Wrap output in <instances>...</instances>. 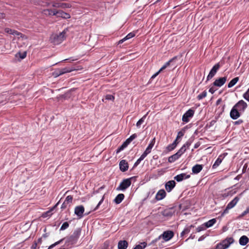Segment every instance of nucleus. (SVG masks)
<instances>
[{"instance_id":"nucleus-51","label":"nucleus","mask_w":249,"mask_h":249,"mask_svg":"<svg viewBox=\"0 0 249 249\" xmlns=\"http://www.w3.org/2000/svg\"><path fill=\"white\" fill-rule=\"evenodd\" d=\"M243 97L246 100L249 101V93L248 92L244 94Z\"/></svg>"},{"instance_id":"nucleus-18","label":"nucleus","mask_w":249,"mask_h":249,"mask_svg":"<svg viewBox=\"0 0 249 249\" xmlns=\"http://www.w3.org/2000/svg\"><path fill=\"white\" fill-rule=\"evenodd\" d=\"M166 196V193L164 190L160 189L157 193L155 199L157 200H161L163 199Z\"/></svg>"},{"instance_id":"nucleus-28","label":"nucleus","mask_w":249,"mask_h":249,"mask_svg":"<svg viewBox=\"0 0 249 249\" xmlns=\"http://www.w3.org/2000/svg\"><path fill=\"white\" fill-rule=\"evenodd\" d=\"M58 203H57L55 206H54L53 208H52L50 210L43 213L42 214V217L43 218H46L48 216H50L52 215V212L55 208Z\"/></svg>"},{"instance_id":"nucleus-26","label":"nucleus","mask_w":249,"mask_h":249,"mask_svg":"<svg viewBox=\"0 0 249 249\" xmlns=\"http://www.w3.org/2000/svg\"><path fill=\"white\" fill-rule=\"evenodd\" d=\"M239 242L241 245L245 246L249 242V239L247 236L243 235L240 238Z\"/></svg>"},{"instance_id":"nucleus-60","label":"nucleus","mask_w":249,"mask_h":249,"mask_svg":"<svg viewBox=\"0 0 249 249\" xmlns=\"http://www.w3.org/2000/svg\"><path fill=\"white\" fill-rule=\"evenodd\" d=\"M178 154H179V152H178V153H176L175 154H174L173 156H178Z\"/></svg>"},{"instance_id":"nucleus-24","label":"nucleus","mask_w":249,"mask_h":249,"mask_svg":"<svg viewBox=\"0 0 249 249\" xmlns=\"http://www.w3.org/2000/svg\"><path fill=\"white\" fill-rule=\"evenodd\" d=\"M203 165L202 164H196L192 167V172L195 174L199 173L203 169Z\"/></svg>"},{"instance_id":"nucleus-42","label":"nucleus","mask_w":249,"mask_h":249,"mask_svg":"<svg viewBox=\"0 0 249 249\" xmlns=\"http://www.w3.org/2000/svg\"><path fill=\"white\" fill-rule=\"evenodd\" d=\"M63 71L65 73H66L68 72H70L75 70V69L73 68H68V67L64 68L63 69Z\"/></svg>"},{"instance_id":"nucleus-1","label":"nucleus","mask_w":249,"mask_h":249,"mask_svg":"<svg viewBox=\"0 0 249 249\" xmlns=\"http://www.w3.org/2000/svg\"><path fill=\"white\" fill-rule=\"evenodd\" d=\"M234 239L232 237H227L216 244L215 249H227L234 242Z\"/></svg>"},{"instance_id":"nucleus-62","label":"nucleus","mask_w":249,"mask_h":249,"mask_svg":"<svg viewBox=\"0 0 249 249\" xmlns=\"http://www.w3.org/2000/svg\"><path fill=\"white\" fill-rule=\"evenodd\" d=\"M38 242H41V238L38 239Z\"/></svg>"},{"instance_id":"nucleus-9","label":"nucleus","mask_w":249,"mask_h":249,"mask_svg":"<svg viewBox=\"0 0 249 249\" xmlns=\"http://www.w3.org/2000/svg\"><path fill=\"white\" fill-rule=\"evenodd\" d=\"M52 5L55 8H66L70 7L69 4L63 3L58 1H52Z\"/></svg>"},{"instance_id":"nucleus-56","label":"nucleus","mask_w":249,"mask_h":249,"mask_svg":"<svg viewBox=\"0 0 249 249\" xmlns=\"http://www.w3.org/2000/svg\"><path fill=\"white\" fill-rule=\"evenodd\" d=\"M26 56V52H24L21 54L20 55V57L21 59L24 58Z\"/></svg>"},{"instance_id":"nucleus-59","label":"nucleus","mask_w":249,"mask_h":249,"mask_svg":"<svg viewBox=\"0 0 249 249\" xmlns=\"http://www.w3.org/2000/svg\"><path fill=\"white\" fill-rule=\"evenodd\" d=\"M194 236H195V235L193 236L192 235H191L189 237V238L193 239L194 238Z\"/></svg>"},{"instance_id":"nucleus-63","label":"nucleus","mask_w":249,"mask_h":249,"mask_svg":"<svg viewBox=\"0 0 249 249\" xmlns=\"http://www.w3.org/2000/svg\"><path fill=\"white\" fill-rule=\"evenodd\" d=\"M201 240H202V238H199L198 239V241H201Z\"/></svg>"},{"instance_id":"nucleus-5","label":"nucleus","mask_w":249,"mask_h":249,"mask_svg":"<svg viewBox=\"0 0 249 249\" xmlns=\"http://www.w3.org/2000/svg\"><path fill=\"white\" fill-rule=\"evenodd\" d=\"M132 178H130L123 180L118 187L117 190H125L128 188L131 184Z\"/></svg>"},{"instance_id":"nucleus-38","label":"nucleus","mask_w":249,"mask_h":249,"mask_svg":"<svg viewBox=\"0 0 249 249\" xmlns=\"http://www.w3.org/2000/svg\"><path fill=\"white\" fill-rule=\"evenodd\" d=\"M207 228L205 227V224H203L202 225H200V226L198 227L196 230L197 232H200L202 231H204L206 230Z\"/></svg>"},{"instance_id":"nucleus-4","label":"nucleus","mask_w":249,"mask_h":249,"mask_svg":"<svg viewBox=\"0 0 249 249\" xmlns=\"http://www.w3.org/2000/svg\"><path fill=\"white\" fill-rule=\"evenodd\" d=\"M80 233L81 230L80 229H77L73 232L72 234L67 239V242H71L73 244L76 243L78 239L79 238Z\"/></svg>"},{"instance_id":"nucleus-21","label":"nucleus","mask_w":249,"mask_h":249,"mask_svg":"<svg viewBox=\"0 0 249 249\" xmlns=\"http://www.w3.org/2000/svg\"><path fill=\"white\" fill-rule=\"evenodd\" d=\"M227 80L226 77L219 78L215 80L213 82V85L217 87H221L225 84Z\"/></svg>"},{"instance_id":"nucleus-32","label":"nucleus","mask_w":249,"mask_h":249,"mask_svg":"<svg viewBox=\"0 0 249 249\" xmlns=\"http://www.w3.org/2000/svg\"><path fill=\"white\" fill-rule=\"evenodd\" d=\"M239 77H237L232 79L228 84V88H231L238 81Z\"/></svg>"},{"instance_id":"nucleus-23","label":"nucleus","mask_w":249,"mask_h":249,"mask_svg":"<svg viewBox=\"0 0 249 249\" xmlns=\"http://www.w3.org/2000/svg\"><path fill=\"white\" fill-rule=\"evenodd\" d=\"M155 138H154L152 140V141L150 143V144H149V145L148 146V147H147V148L146 149V150H145V151L144 152V153H143L142 156H146L147 155H148V154H149L151 152V149H152V148L155 144Z\"/></svg>"},{"instance_id":"nucleus-2","label":"nucleus","mask_w":249,"mask_h":249,"mask_svg":"<svg viewBox=\"0 0 249 249\" xmlns=\"http://www.w3.org/2000/svg\"><path fill=\"white\" fill-rule=\"evenodd\" d=\"M66 30H64L63 32L59 33L58 34H53L51 37V40L55 45H58L60 44L63 41L66 37Z\"/></svg>"},{"instance_id":"nucleus-12","label":"nucleus","mask_w":249,"mask_h":249,"mask_svg":"<svg viewBox=\"0 0 249 249\" xmlns=\"http://www.w3.org/2000/svg\"><path fill=\"white\" fill-rule=\"evenodd\" d=\"M175 210L174 207L168 208L164 209L161 213L162 215L165 217H171L175 213Z\"/></svg>"},{"instance_id":"nucleus-16","label":"nucleus","mask_w":249,"mask_h":249,"mask_svg":"<svg viewBox=\"0 0 249 249\" xmlns=\"http://www.w3.org/2000/svg\"><path fill=\"white\" fill-rule=\"evenodd\" d=\"M230 116L232 119L234 120L237 119L240 117L239 111L234 106L232 107L231 111Z\"/></svg>"},{"instance_id":"nucleus-17","label":"nucleus","mask_w":249,"mask_h":249,"mask_svg":"<svg viewBox=\"0 0 249 249\" xmlns=\"http://www.w3.org/2000/svg\"><path fill=\"white\" fill-rule=\"evenodd\" d=\"M176 182L174 180H170L165 183V187L168 192H170L175 187Z\"/></svg>"},{"instance_id":"nucleus-3","label":"nucleus","mask_w":249,"mask_h":249,"mask_svg":"<svg viewBox=\"0 0 249 249\" xmlns=\"http://www.w3.org/2000/svg\"><path fill=\"white\" fill-rule=\"evenodd\" d=\"M174 235V233L171 231H166L163 232V233L159 236L155 240L156 242L161 238H162L164 241H168L173 238Z\"/></svg>"},{"instance_id":"nucleus-61","label":"nucleus","mask_w":249,"mask_h":249,"mask_svg":"<svg viewBox=\"0 0 249 249\" xmlns=\"http://www.w3.org/2000/svg\"><path fill=\"white\" fill-rule=\"evenodd\" d=\"M182 150H184V151L185 150V149H184V147H182L180 149V150H179V151H182Z\"/></svg>"},{"instance_id":"nucleus-47","label":"nucleus","mask_w":249,"mask_h":249,"mask_svg":"<svg viewBox=\"0 0 249 249\" xmlns=\"http://www.w3.org/2000/svg\"><path fill=\"white\" fill-rule=\"evenodd\" d=\"M104 200V196H103L101 199L100 200V201L98 203L97 205L96 206V207L94 209L93 211H96L99 208V206L103 203Z\"/></svg>"},{"instance_id":"nucleus-11","label":"nucleus","mask_w":249,"mask_h":249,"mask_svg":"<svg viewBox=\"0 0 249 249\" xmlns=\"http://www.w3.org/2000/svg\"><path fill=\"white\" fill-rule=\"evenodd\" d=\"M234 107H236V108L239 111H244L245 109L247 107V103L244 101L243 100H240L239 101L237 104H236L234 106Z\"/></svg>"},{"instance_id":"nucleus-29","label":"nucleus","mask_w":249,"mask_h":249,"mask_svg":"<svg viewBox=\"0 0 249 249\" xmlns=\"http://www.w3.org/2000/svg\"><path fill=\"white\" fill-rule=\"evenodd\" d=\"M216 222V218H213L208 221L204 223L206 228H209L212 227Z\"/></svg>"},{"instance_id":"nucleus-39","label":"nucleus","mask_w":249,"mask_h":249,"mask_svg":"<svg viewBox=\"0 0 249 249\" xmlns=\"http://www.w3.org/2000/svg\"><path fill=\"white\" fill-rule=\"evenodd\" d=\"M146 246V244L145 242L141 243V245H137L133 249H143Z\"/></svg>"},{"instance_id":"nucleus-37","label":"nucleus","mask_w":249,"mask_h":249,"mask_svg":"<svg viewBox=\"0 0 249 249\" xmlns=\"http://www.w3.org/2000/svg\"><path fill=\"white\" fill-rule=\"evenodd\" d=\"M73 197L71 196H68L66 197L65 201L69 204L72 203Z\"/></svg>"},{"instance_id":"nucleus-54","label":"nucleus","mask_w":249,"mask_h":249,"mask_svg":"<svg viewBox=\"0 0 249 249\" xmlns=\"http://www.w3.org/2000/svg\"><path fill=\"white\" fill-rule=\"evenodd\" d=\"M37 246V243L35 242L31 246V249H36Z\"/></svg>"},{"instance_id":"nucleus-55","label":"nucleus","mask_w":249,"mask_h":249,"mask_svg":"<svg viewBox=\"0 0 249 249\" xmlns=\"http://www.w3.org/2000/svg\"><path fill=\"white\" fill-rule=\"evenodd\" d=\"M5 18V14L3 12H0V19H3Z\"/></svg>"},{"instance_id":"nucleus-40","label":"nucleus","mask_w":249,"mask_h":249,"mask_svg":"<svg viewBox=\"0 0 249 249\" xmlns=\"http://www.w3.org/2000/svg\"><path fill=\"white\" fill-rule=\"evenodd\" d=\"M69 226V224L68 222H65L64 223H63V224H62V225L61 226V228H60V230H66V229H67Z\"/></svg>"},{"instance_id":"nucleus-36","label":"nucleus","mask_w":249,"mask_h":249,"mask_svg":"<svg viewBox=\"0 0 249 249\" xmlns=\"http://www.w3.org/2000/svg\"><path fill=\"white\" fill-rule=\"evenodd\" d=\"M176 146H177V142L176 141H174L173 143L168 145L167 147V148H166L167 150H168V151H171L172 150L174 149L176 147Z\"/></svg>"},{"instance_id":"nucleus-57","label":"nucleus","mask_w":249,"mask_h":249,"mask_svg":"<svg viewBox=\"0 0 249 249\" xmlns=\"http://www.w3.org/2000/svg\"><path fill=\"white\" fill-rule=\"evenodd\" d=\"M215 91V90L213 88H211L210 89H209V91L212 93V94H213L214 91Z\"/></svg>"},{"instance_id":"nucleus-7","label":"nucleus","mask_w":249,"mask_h":249,"mask_svg":"<svg viewBox=\"0 0 249 249\" xmlns=\"http://www.w3.org/2000/svg\"><path fill=\"white\" fill-rule=\"evenodd\" d=\"M239 200V197L236 196L231 202H230L226 206V209L224 210L223 214L228 213H229V210L233 208L236 205Z\"/></svg>"},{"instance_id":"nucleus-50","label":"nucleus","mask_w":249,"mask_h":249,"mask_svg":"<svg viewBox=\"0 0 249 249\" xmlns=\"http://www.w3.org/2000/svg\"><path fill=\"white\" fill-rule=\"evenodd\" d=\"M106 99L113 101L114 100V97L112 95L108 94L106 96Z\"/></svg>"},{"instance_id":"nucleus-19","label":"nucleus","mask_w":249,"mask_h":249,"mask_svg":"<svg viewBox=\"0 0 249 249\" xmlns=\"http://www.w3.org/2000/svg\"><path fill=\"white\" fill-rule=\"evenodd\" d=\"M175 57L173 58L170 60L169 61H168L167 63H166V64L164 65H163L157 73H156L155 74L152 76L151 78L153 79L155 78L160 72V71H161L162 70H164L166 68H167L170 64L171 63L173 62L175 60Z\"/></svg>"},{"instance_id":"nucleus-27","label":"nucleus","mask_w":249,"mask_h":249,"mask_svg":"<svg viewBox=\"0 0 249 249\" xmlns=\"http://www.w3.org/2000/svg\"><path fill=\"white\" fill-rule=\"evenodd\" d=\"M124 195L123 194H118L114 199V202L117 204H120L124 199Z\"/></svg>"},{"instance_id":"nucleus-53","label":"nucleus","mask_w":249,"mask_h":249,"mask_svg":"<svg viewBox=\"0 0 249 249\" xmlns=\"http://www.w3.org/2000/svg\"><path fill=\"white\" fill-rule=\"evenodd\" d=\"M67 205H68V204H67V203H66L65 201H64V202L62 203V205H61V208L62 209H66V208H67Z\"/></svg>"},{"instance_id":"nucleus-15","label":"nucleus","mask_w":249,"mask_h":249,"mask_svg":"<svg viewBox=\"0 0 249 249\" xmlns=\"http://www.w3.org/2000/svg\"><path fill=\"white\" fill-rule=\"evenodd\" d=\"M53 15H55L57 17H61L66 19L69 18L71 17L69 14L65 13L62 11H54Z\"/></svg>"},{"instance_id":"nucleus-43","label":"nucleus","mask_w":249,"mask_h":249,"mask_svg":"<svg viewBox=\"0 0 249 249\" xmlns=\"http://www.w3.org/2000/svg\"><path fill=\"white\" fill-rule=\"evenodd\" d=\"M207 95V92L206 91H204L202 93L200 94L197 96V99L198 100H201L203 98L205 97Z\"/></svg>"},{"instance_id":"nucleus-45","label":"nucleus","mask_w":249,"mask_h":249,"mask_svg":"<svg viewBox=\"0 0 249 249\" xmlns=\"http://www.w3.org/2000/svg\"><path fill=\"white\" fill-rule=\"evenodd\" d=\"M249 213V207L247 208V209L244 211L239 216V218H241L243 217L245 215L248 214Z\"/></svg>"},{"instance_id":"nucleus-44","label":"nucleus","mask_w":249,"mask_h":249,"mask_svg":"<svg viewBox=\"0 0 249 249\" xmlns=\"http://www.w3.org/2000/svg\"><path fill=\"white\" fill-rule=\"evenodd\" d=\"M63 240V239H62L59 240L58 241L56 242L54 244H53L51 245V246H50L48 248V249H52V248H53L55 246L60 244L62 242Z\"/></svg>"},{"instance_id":"nucleus-41","label":"nucleus","mask_w":249,"mask_h":249,"mask_svg":"<svg viewBox=\"0 0 249 249\" xmlns=\"http://www.w3.org/2000/svg\"><path fill=\"white\" fill-rule=\"evenodd\" d=\"M184 132H185V131L183 130H181L179 132H178V136L176 138V140L175 141H176L177 142V141H178V139H179L180 138H181V137H182L184 135Z\"/></svg>"},{"instance_id":"nucleus-14","label":"nucleus","mask_w":249,"mask_h":249,"mask_svg":"<svg viewBox=\"0 0 249 249\" xmlns=\"http://www.w3.org/2000/svg\"><path fill=\"white\" fill-rule=\"evenodd\" d=\"M85 211V208L83 205H79L76 206L74 209V213L80 218H81L83 216V213Z\"/></svg>"},{"instance_id":"nucleus-52","label":"nucleus","mask_w":249,"mask_h":249,"mask_svg":"<svg viewBox=\"0 0 249 249\" xmlns=\"http://www.w3.org/2000/svg\"><path fill=\"white\" fill-rule=\"evenodd\" d=\"M53 76L54 77H57L60 75H61V74H59V70L58 71H54L53 73Z\"/></svg>"},{"instance_id":"nucleus-22","label":"nucleus","mask_w":249,"mask_h":249,"mask_svg":"<svg viewBox=\"0 0 249 249\" xmlns=\"http://www.w3.org/2000/svg\"><path fill=\"white\" fill-rule=\"evenodd\" d=\"M120 169L122 172H125L128 169V164L125 160H122L119 164Z\"/></svg>"},{"instance_id":"nucleus-31","label":"nucleus","mask_w":249,"mask_h":249,"mask_svg":"<svg viewBox=\"0 0 249 249\" xmlns=\"http://www.w3.org/2000/svg\"><path fill=\"white\" fill-rule=\"evenodd\" d=\"M135 36V34L133 33H130L128 34L125 37L123 38L122 39L120 40L119 41V44L122 43L125 40L129 39Z\"/></svg>"},{"instance_id":"nucleus-35","label":"nucleus","mask_w":249,"mask_h":249,"mask_svg":"<svg viewBox=\"0 0 249 249\" xmlns=\"http://www.w3.org/2000/svg\"><path fill=\"white\" fill-rule=\"evenodd\" d=\"M148 113V112H147V114L143 116L141 119H140L137 122V123H136V126L138 127H140L141 125L143 123L144 119L145 118L146 116L147 115Z\"/></svg>"},{"instance_id":"nucleus-8","label":"nucleus","mask_w":249,"mask_h":249,"mask_svg":"<svg viewBox=\"0 0 249 249\" xmlns=\"http://www.w3.org/2000/svg\"><path fill=\"white\" fill-rule=\"evenodd\" d=\"M136 137L137 135L136 134H134L131 135L129 138L126 139L125 141L122 144V145L117 149V153L119 152L121 150H123L131 142H132Z\"/></svg>"},{"instance_id":"nucleus-30","label":"nucleus","mask_w":249,"mask_h":249,"mask_svg":"<svg viewBox=\"0 0 249 249\" xmlns=\"http://www.w3.org/2000/svg\"><path fill=\"white\" fill-rule=\"evenodd\" d=\"M194 226L193 225L189 226L184 229V230L181 232L180 236L183 237L186 234L189 233L190 232L191 229L192 228H194Z\"/></svg>"},{"instance_id":"nucleus-48","label":"nucleus","mask_w":249,"mask_h":249,"mask_svg":"<svg viewBox=\"0 0 249 249\" xmlns=\"http://www.w3.org/2000/svg\"><path fill=\"white\" fill-rule=\"evenodd\" d=\"M179 157H169L168 161L169 162H174L176 160L178 159Z\"/></svg>"},{"instance_id":"nucleus-46","label":"nucleus","mask_w":249,"mask_h":249,"mask_svg":"<svg viewBox=\"0 0 249 249\" xmlns=\"http://www.w3.org/2000/svg\"><path fill=\"white\" fill-rule=\"evenodd\" d=\"M52 1H50V0H46L45 1H43V4L42 5L43 6L48 7L51 4H52Z\"/></svg>"},{"instance_id":"nucleus-33","label":"nucleus","mask_w":249,"mask_h":249,"mask_svg":"<svg viewBox=\"0 0 249 249\" xmlns=\"http://www.w3.org/2000/svg\"><path fill=\"white\" fill-rule=\"evenodd\" d=\"M54 11H56L55 10H51V9H45L43 11V13L46 16H51L53 15Z\"/></svg>"},{"instance_id":"nucleus-10","label":"nucleus","mask_w":249,"mask_h":249,"mask_svg":"<svg viewBox=\"0 0 249 249\" xmlns=\"http://www.w3.org/2000/svg\"><path fill=\"white\" fill-rule=\"evenodd\" d=\"M194 110L191 109H189L183 115L182 120L183 122L187 123L189 121V118L192 117L194 114Z\"/></svg>"},{"instance_id":"nucleus-6","label":"nucleus","mask_w":249,"mask_h":249,"mask_svg":"<svg viewBox=\"0 0 249 249\" xmlns=\"http://www.w3.org/2000/svg\"><path fill=\"white\" fill-rule=\"evenodd\" d=\"M4 31L8 34L18 36V38H21L22 39L25 40L27 39V37L26 36L16 30H12L9 28H6Z\"/></svg>"},{"instance_id":"nucleus-49","label":"nucleus","mask_w":249,"mask_h":249,"mask_svg":"<svg viewBox=\"0 0 249 249\" xmlns=\"http://www.w3.org/2000/svg\"><path fill=\"white\" fill-rule=\"evenodd\" d=\"M144 157H140V158L138 160H137L134 163V166L135 167L139 165L140 162L143 160Z\"/></svg>"},{"instance_id":"nucleus-25","label":"nucleus","mask_w":249,"mask_h":249,"mask_svg":"<svg viewBox=\"0 0 249 249\" xmlns=\"http://www.w3.org/2000/svg\"><path fill=\"white\" fill-rule=\"evenodd\" d=\"M128 245V242L126 240H121L118 242V249H126Z\"/></svg>"},{"instance_id":"nucleus-20","label":"nucleus","mask_w":249,"mask_h":249,"mask_svg":"<svg viewBox=\"0 0 249 249\" xmlns=\"http://www.w3.org/2000/svg\"><path fill=\"white\" fill-rule=\"evenodd\" d=\"M190 175H187L185 173H182L175 176L174 177V179L176 180L178 182H180L183 180L184 179H187L190 178Z\"/></svg>"},{"instance_id":"nucleus-13","label":"nucleus","mask_w":249,"mask_h":249,"mask_svg":"<svg viewBox=\"0 0 249 249\" xmlns=\"http://www.w3.org/2000/svg\"><path fill=\"white\" fill-rule=\"evenodd\" d=\"M220 68V65L219 63L215 64L211 70L209 74L207 76V80H209L212 78L217 72V71Z\"/></svg>"},{"instance_id":"nucleus-34","label":"nucleus","mask_w":249,"mask_h":249,"mask_svg":"<svg viewBox=\"0 0 249 249\" xmlns=\"http://www.w3.org/2000/svg\"><path fill=\"white\" fill-rule=\"evenodd\" d=\"M222 161V159H220V158H217L212 166L213 168H216L221 163Z\"/></svg>"},{"instance_id":"nucleus-58","label":"nucleus","mask_w":249,"mask_h":249,"mask_svg":"<svg viewBox=\"0 0 249 249\" xmlns=\"http://www.w3.org/2000/svg\"><path fill=\"white\" fill-rule=\"evenodd\" d=\"M59 74H65L64 71H63V69H60V70H59Z\"/></svg>"}]
</instances>
